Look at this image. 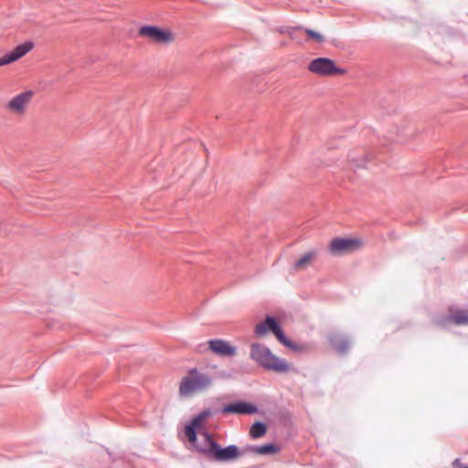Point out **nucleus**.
Returning a JSON list of instances; mask_svg holds the SVG:
<instances>
[{
    "label": "nucleus",
    "instance_id": "6",
    "mask_svg": "<svg viewBox=\"0 0 468 468\" xmlns=\"http://www.w3.org/2000/svg\"><path fill=\"white\" fill-rule=\"evenodd\" d=\"M35 92L31 90H25L14 96L6 104L5 109L12 114L22 116L34 98Z\"/></svg>",
    "mask_w": 468,
    "mask_h": 468
},
{
    "label": "nucleus",
    "instance_id": "12",
    "mask_svg": "<svg viewBox=\"0 0 468 468\" xmlns=\"http://www.w3.org/2000/svg\"><path fill=\"white\" fill-rule=\"evenodd\" d=\"M329 343L331 346L339 354H346L350 346V343L345 336L333 334L329 336Z\"/></svg>",
    "mask_w": 468,
    "mask_h": 468
},
{
    "label": "nucleus",
    "instance_id": "14",
    "mask_svg": "<svg viewBox=\"0 0 468 468\" xmlns=\"http://www.w3.org/2000/svg\"><path fill=\"white\" fill-rule=\"evenodd\" d=\"M250 451L258 455H270L277 453L280 448L273 443H268L261 446H251Z\"/></svg>",
    "mask_w": 468,
    "mask_h": 468
},
{
    "label": "nucleus",
    "instance_id": "19",
    "mask_svg": "<svg viewBox=\"0 0 468 468\" xmlns=\"http://www.w3.org/2000/svg\"><path fill=\"white\" fill-rule=\"evenodd\" d=\"M197 428H194L193 426H190L189 424L186 427V435L190 442H192L195 446L198 443L197 441Z\"/></svg>",
    "mask_w": 468,
    "mask_h": 468
},
{
    "label": "nucleus",
    "instance_id": "3",
    "mask_svg": "<svg viewBox=\"0 0 468 468\" xmlns=\"http://www.w3.org/2000/svg\"><path fill=\"white\" fill-rule=\"evenodd\" d=\"M212 385L211 375L194 367L181 378L178 393L180 397L187 398L207 390Z\"/></svg>",
    "mask_w": 468,
    "mask_h": 468
},
{
    "label": "nucleus",
    "instance_id": "11",
    "mask_svg": "<svg viewBox=\"0 0 468 468\" xmlns=\"http://www.w3.org/2000/svg\"><path fill=\"white\" fill-rule=\"evenodd\" d=\"M221 412L226 414H253L257 412V408L252 404L239 401L224 406L221 410Z\"/></svg>",
    "mask_w": 468,
    "mask_h": 468
},
{
    "label": "nucleus",
    "instance_id": "5",
    "mask_svg": "<svg viewBox=\"0 0 468 468\" xmlns=\"http://www.w3.org/2000/svg\"><path fill=\"white\" fill-rule=\"evenodd\" d=\"M140 37L161 45H166L175 40L174 34L169 30H164L154 26H144L138 30Z\"/></svg>",
    "mask_w": 468,
    "mask_h": 468
},
{
    "label": "nucleus",
    "instance_id": "13",
    "mask_svg": "<svg viewBox=\"0 0 468 468\" xmlns=\"http://www.w3.org/2000/svg\"><path fill=\"white\" fill-rule=\"evenodd\" d=\"M317 257L316 250H311L303 253L293 264L295 271H301L307 269Z\"/></svg>",
    "mask_w": 468,
    "mask_h": 468
},
{
    "label": "nucleus",
    "instance_id": "2",
    "mask_svg": "<svg viewBox=\"0 0 468 468\" xmlns=\"http://www.w3.org/2000/svg\"><path fill=\"white\" fill-rule=\"evenodd\" d=\"M250 357L262 368L275 373H287L294 369L285 359L276 356L270 348L261 343L250 345Z\"/></svg>",
    "mask_w": 468,
    "mask_h": 468
},
{
    "label": "nucleus",
    "instance_id": "9",
    "mask_svg": "<svg viewBox=\"0 0 468 468\" xmlns=\"http://www.w3.org/2000/svg\"><path fill=\"white\" fill-rule=\"evenodd\" d=\"M254 331L258 336H263L271 331L275 335L277 339H282L283 337L282 330L280 328L276 320L271 316H267L265 321L256 324Z\"/></svg>",
    "mask_w": 468,
    "mask_h": 468
},
{
    "label": "nucleus",
    "instance_id": "22",
    "mask_svg": "<svg viewBox=\"0 0 468 468\" xmlns=\"http://www.w3.org/2000/svg\"><path fill=\"white\" fill-rule=\"evenodd\" d=\"M301 29H303V27H292V28H290V29L288 30V33H289L290 35H292L293 31H295V30H301Z\"/></svg>",
    "mask_w": 468,
    "mask_h": 468
},
{
    "label": "nucleus",
    "instance_id": "8",
    "mask_svg": "<svg viewBox=\"0 0 468 468\" xmlns=\"http://www.w3.org/2000/svg\"><path fill=\"white\" fill-rule=\"evenodd\" d=\"M34 45L32 42H25L16 46L12 51L0 58V67L14 63L27 55Z\"/></svg>",
    "mask_w": 468,
    "mask_h": 468
},
{
    "label": "nucleus",
    "instance_id": "7",
    "mask_svg": "<svg viewBox=\"0 0 468 468\" xmlns=\"http://www.w3.org/2000/svg\"><path fill=\"white\" fill-rule=\"evenodd\" d=\"M362 247V241L357 239H334L330 245L329 250L334 255H342L353 252Z\"/></svg>",
    "mask_w": 468,
    "mask_h": 468
},
{
    "label": "nucleus",
    "instance_id": "20",
    "mask_svg": "<svg viewBox=\"0 0 468 468\" xmlns=\"http://www.w3.org/2000/svg\"><path fill=\"white\" fill-rule=\"evenodd\" d=\"M304 31L308 35V37L314 39L316 43L324 42V37L320 33L309 28H305Z\"/></svg>",
    "mask_w": 468,
    "mask_h": 468
},
{
    "label": "nucleus",
    "instance_id": "18",
    "mask_svg": "<svg viewBox=\"0 0 468 468\" xmlns=\"http://www.w3.org/2000/svg\"><path fill=\"white\" fill-rule=\"evenodd\" d=\"M282 344H283L285 346H287L288 348H290L291 350L292 351H295V352H298V353H301V352H304L307 347L303 345H298V344H295L292 341H290L286 336L285 335L283 334V337L282 339H278Z\"/></svg>",
    "mask_w": 468,
    "mask_h": 468
},
{
    "label": "nucleus",
    "instance_id": "17",
    "mask_svg": "<svg viewBox=\"0 0 468 468\" xmlns=\"http://www.w3.org/2000/svg\"><path fill=\"white\" fill-rule=\"evenodd\" d=\"M267 431V427L262 422H255L250 430V435L253 439H258L265 435Z\"/></svg>",
    "mask_w": 468,
    "mask_h": 468
},
{
    "label": "nucleus",
    "instance_id": "15",
    "mask_svg": "<svg viewBox=\"0 0 468 468\" xmlns=\"http://www.w3.org/2000/svg\"><path fill=\"white\" fill-rule=\"evenodd\" d=\"M212 415V412L209 409L203 410L198 415H197L192 421L190 422V426L194 428L199 429L204 425L207 420Z\"/></svg>",
    "mask_w": 468,
    "mask_h": 468
},
{
    "label": "nucleus",
    "instance_id": "16",
    "mask_svg": "<svg viewBox=\"0 0 468 468\" xmlns=\"http://www.w3.org/2000/svg\"><path fill=\"white\" fill-rule=\"evenodd\" d=\"M451 321L458 325L468 324V311L459 310L452 314L450 317Z\"/></svg>",
    "mask_w": 468,
    "mask_h": 468
},
{
    "label": "nucleus",
    "instance_id": "21",
    "mask_svg": "<svg viewBox=\"0 0 468 468\" xmlns=\"http://www.w3.org/2000/svg\"><path fill=\"white\" fill-rule=\"evenodd\" d=\"M461 465H462V463L459 459L454 460V462L452 463L453 468L462 467Z\"/></svg>",
    "mask_w": 468,
    "mask_h": 468
},
{
    "label": "nucleus",
    "instance_id": "10",
    "mask_svg": "<svg viewBox=\"0 0 468 468\" xmlns=\"http://www.w3.org/2000/svg\"><path fill=\"white\" fill-rule=\"evenodd\" d=\"M209 349L221 356H233L237 353L235 346L222 339H212L207 342Z\"/></svg>",
    "mask_w": 468,
    "mask_h": 468
},
{
    "label": "nucleus",
    "instance_id": "1",
    "mask_svg": "<svg viewBox=\"0 0 468 468\" xmlns=\"http://www.w3.org/2000/svg\"><path fill=\"white\" fill-rule=\"evenodd\" d=\"M203 441L196 445V450L208 460L219 463L232 462L241 456L238 446L229 445L222 448L211 435L205 431L202 433Z\"/></svg>",
    "mask_w": 468,
    "mask_h": 468
},
{
    "label": "nucleus",
    "instance_id": "4",
    "mask_svg": "<svg viewBox=\"0 0 468 468\" xmlns=\"http://www.w3.org/2000/svg\"><path fill=\"white\" fill-rule=\"evenodd\" d=\"M308 69L312 73L321 77L343 75L346 72L345 69L336 67L334 60L327 58L313 59L308 65Z\"/></svg>",
    "mask_w": 468,
    "mask_h": 468
}]
</instances>
